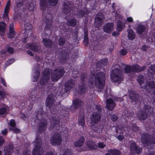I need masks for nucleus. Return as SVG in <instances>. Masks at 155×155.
Returning <instances> with one entry per match:
<instances>
[{
  "label": "nucleus",
  "instance_id": "obj_6",
  "mask_svg": "<svg viewBox=\"0 0 155 155\" xmlns=\"http://www.w3.org/2000/svg\"><path fill=\"white\" fill-rule=\"evenodd\" d=\"M137 80L138 83L142 88H144L146 90H149V89H150V91H152L155 92V81L150 82L148 84V86H147L146 85V84H147L148 83L144 81V79L142 75H139Z\"/></svg>",
  "mask_w": 155,
  "mask_h": 155
},
{
  "label": "nucleus",
  "instance_id": "obj_63",
  "mask_svg": "<svg viewBox=\"0 0 155 155\" xmlns=\"http://www.w3.org/2000/svg\"><path fill=\"white\" fill-rule=\"evenodd\" d=\"M147 48V46L146 45H144L142 46L141 49L143 51H146Z\"/></svg>",
  "mask_w": 155,
  "mask_h": 155
},
{
  "label": "nucleus",
  "instance_id": "obj_32",
  "mask_svg": "<svg viewBox=\"0 0 155 155\" xmlns=\"http://www.w3.org/2000/svg\"><path fill=\"white\" fill-rule=\"evenodd\" d=\"M5 24L3 22H0V34L1 35H3L5 31Z\"/></svg>",
  "mask_w": 155,
  "mask_h": 155
},
{
  "label": "nucleus",
  "instance_id": "obj_18",
  "mask_svg": "<svg viewBox=\"0 0 155 155\" xmlns=\"http://www.w3.org/2000/svg\"><path fill=\"white\" fill-rule=\"evenodd\" d=\"M129 96L130 99L131 100V102L134 104H137V95L136 94V92L134 91H131L129 92Z\"/></svg>",
  "mask_w": 155,
  "mask_h": 155
},
{
  "label": "nucleus",
  "instance_id": "obj_51",
  "mask_svg": "<svg viewBox=\"0 0 155 155\" xmlns=\"http://www.w3.org/2000/svg\"><path fill=\"white\" fill-rule=\"evenodd\" d=\"M101 64L103 65H105L107 64L108 62V60L107 59L105 58L102 59L100 61Z\"/></svg>",
  "mask_w": 155,
  "mask_h": 155
},
{
  "label": "nucleus",
  "instance_id": "obj_35",
  "mask_svg": "<svg viewBox=\"0 0 155 155\" xmlns=\"http://www.w3.org/2000/svg\"><path fill=\"white\" fill-rule=\"evenodd\" d=\"M86 90L87 88L85 87V86H84V84H82V85L80 87H79V89L78 91L79 93L83 94L86 91Z\"/></svg>",
  "mask_w": 155,
  "mask_h": 155
},
{
  "label": "nucleus",
  "instance_id": "obj_46",
  "mask_svg": "<svg viewBox=\"0 0 155 155\" xmlns=\"http://www.w3.org/2000/svg\"><path fill=\"white\" fill-rule=\"evenodd\" d=\"M71 151L69 149H65L64 152L61 153V155H71Z\"/></svg>",
  "mask_w": 155,
  "mask_h": 155
},
{
  "label": "nucleus",
  "instance_id": "obj_13",
  "mask_svg": "<svg viewBox=\"0 0 155 155\" xmlns=\"http://www.w3.org/2000/svg\"><path fill=\"white\" fill-rule=\"evenodd\" d=\"M144 110L145 111H140L137 114V116L141 120L145 119L147 117V114L151 113L150 108L148 105H146L144 106Z\"/></svg>",
  "mask_w": 155,
  "mask_h": 155
},
{
  "label": "nucleus",
  "instance_id": "obj_29",
  "mask_svg": "<svg viewBox=\"0 0 155 155\" xmlns=\"http://www.w3.org/2000/svg\"><path fill=\"white\" fill-rule=\"evenodd\" d=\"M53 98L51 97L50 96H48L46 101V105L48 107H50L53 103Z\"/></svg>",
  "mask_w": 155,
  "mask_h": 155
},
{
  "label": "nucleus",
  "instance_id": "obj_9",
  "mask_svg": "<svg viewBox=\"0 0 155 155\" xmlns=\"http://www.w3.org/2000/svg\"><path fill=\"white\" fill-rule=\"evenodd\" d=\"M32 25L29 23H27L24 25V31H23V38H22L23 42L26 41L27 38L31 36L32 34V31L31 30L32 28Z\"/></svg>",
  "mask_w": 155,
  "mask_h": 155
},
{
  "label": "nucleus",
  "instance_id": "obj_54",
  "mask_svg": "<svg viewBox=\"0 0 155 155\" xmlns=\"http://www.w3.org/2000/svg\"><path fill=\"white\" fill-rule=\"evenodd\" d=\"M4 142V140L2 137H0V146L2 145Z\"/></svg>",
  "mask_w": 155,
  "mask_h": 155
},
{
  "label": "nucleus",
  "instance_id": "obj_27",
  "mask_svg": "<svg viewBox=\"0 0 155 155\" xmlns=\"http://www.w3.org/2000/svg\"><path fill=\"white\" fill-rule=\"evenodd\" d=\"M9 111V108L7 105H5L4 107L0 109V115L6 114Z\"/></svg>",
  "mask_w": 155,
  "mask_h": 155
},
{
  "label": "nucleus",
  "instance_id": "obj_53",
  "mask_svg": "<svg viewBox=\"0 0 155 155\" xmlns=\"http://www.w3.org/2000/svg\"><path fill=\"white\" fill-rule=\"evenodd\" d=\"M98 146L100 148H103L105 147V145L103 143L101 142L98 143Z\"/></svg>",
  "mask_w": 155,
  "mask_h": 155
},
{
  "label": "nucleus",
  "instance_id": "obj_52",
  "mask_svg": "<svg viewBox=\"0 0 155 155\" xmlns=\"http://www.w3.org/2000/svg\"><path fill=\"white\" fill-rule=\"evenodd\" d=\"M127 51L126 49H122L121 50L120 53L121 55H125L127 54Z\"/></svg>",
  "mask_w": 155,
  "mask_h": 155
},
{
  "label": "nucleus",
  "instance_id": "obj_1",
  "mask_svg": "<svg viewBox=\"0 0 155 155\" xmlns=\"http://www.w3.org/2000/svg\"><path fill=\"white\" fill-rule=\"evenodd\" d=\"M68 5H70V3L68 2V1L66 0L64 2V8L63 12L67 14L65 18L67 20V25L74 26L77 23L76 20L74 18L76 16L78 18H82L85 14L88 12V11L86 8H84L83 11L78 10L77 8H74V13L73 11L71 10Z\"/></svg>",
  "mask_w": 155,
  "mask_h": 155
},
{
  "label": "nucleus",
  "instance_id": "obj_16",
  "mask_svg": "<svg viewBox=\"0 0 155 155\" xmlns=\"http://www.w3.org/2000/svg\"><path fill=\"white\" fill-rule=\"evenodd\" d=\"M103 28L104 32L110 33L114 28V24L113 23H107L104 25Z\"/></svg>",
  "mask_w": 155,
  "mask_h": 155
},
{
  "label": "nucleus",
  "instance_id": "obj_7",
  "mask_svg": "<svg viewBox=\"0 0 155 155\" xmlns=\"http://www.w3.org/2000/svg\"><path fill=\"white\" fill-rule=\"evenodd\" d=\"M154 138L147 133H144L141 135V140L143 143L145 145V147L147 149L153 148L155 144Z\"/></svg>",
  "mask_w": 155,
  "mask_h": 155
},
{
  "label": "nucleus",
  "instance_id": "obj_5",
  "mask_svg": "<svg viewBox=\"0 0 155 155\" xmlns=\"http://www.w3.org/2000/svg\"><path fill=\"white\" fill-rule=\"evenodd\" d=\"M43 114H41L40 112L37 113L35 114L36 118L35 121L36 123L39 122V131L40 132L44 131L46 128L47 121L43 118Z\"/></svg>",
  "mask_w": 155,
  "mask_h": 155
},
{
  "label": "nucleus",
  "instance_id": "obj_21",
  "mask_svg": "<svg viewBox=\"0 0 155 155\" xmlns=\"http://www.w3.org/2000/svg\"><path fill=\"white\" fill-rule=\"evenodd\" d=\"M10 127L9 128V130H12L15 133H17L20 132V130L17 128L15 126V120L13 119H11L10 120Z\"/></svg>",
  "mask_w": 155,
  "mask_h": 155
},
{
  "label": "nucleus",
  "instance_id": "obj_43",
  "mask_svg": "<svg viewBox=\"0 0 155 155\" xmlns=\"http://www.w3.org/2000/svg\"><path fill=\"white\" fill-rule=\"evenodd\" d=\"M88 38L87 36V32L86 31L84 32V44L85 45H87V44Z\"/></svg>",
  "mask_w": 155,
  "mask_h": 155
},
{
  "label": "nucleus",
  "instance_id": "obj_12",
  "mask_svg": "<svg viewBox=\"0 0 155 155\" xmlns=\"http://www.w3.org/2000/svg\"><path fill=\"white\" fill-rule=\"evenodd\" d=\"M64 70L61 69L60 70L55 69L51 74V80L53 81H57L64 74Z\"/></svg>",
  "mask_w": 155,
  "mask_h": 155
},
{
  "label": "nucleus",
  "instance_id": "obj_60",
  "mask_svg": "<svg viewBox=\"0 0 155 155\" xmlns=\"http://www.w3.org/2000/svg\"><path fill=\"white\" fill-rule=\"evenodd\" d=\"M110 0H105V5L107 6L110 4Z\"/></svg>",
  "mask_w": 155,
  "mask_h": 155
},
{
  "label": "nucleus",
  "instance_id": "obj_25",
  "mask_svg": "<svg viewBox=\"0 0 155 155\" xmlns=\"http://www.w3.org/2000/svg\"><path fill=\"white\" fill-rule=\"evenodd\" d=\"M59 121L60 120L58 117H53L51 120V126L54 127L59 123Z\"/></svg>",
  "mask_w": 155,
  "mask_h": 155
},
{
  "label": "nucleus",
  "instance_id": "obj_14",
  "mask_svg": "<svg viewBox=\"0 0 155 155\" xmlns=\"http://www.w3.org/2000/svg\"><path fill=\"white\" fill-rule=\"evenodd\" d=\"M62 141L61 135L58 133H55L53 136L51 140V144L54 145H60Z\"/></svg>",
  "mask_w": 155,
  "mask_h": 155
},
{
  "label": "nucleus",
  "instance_id": "obj_20",
  "mask_svg": "<svg viewBox=\"0 0 155 155\" xmlns=\"http://www.w3.org/2000/svg\"><path fill=\"white\" fill-rule=\"evenodd\" d=\"M27 48L34 51L37 52L38 53L39 52V50L40 49V47L38 45L37 43H36L28 44Z\"/></svg>",
  "mask_w": 155,
  "mask_h": 155
},
{
  "label": "nucleus",
  "instance_id": "obj_4",
  "mask_svg": "<svg viewBox=\"0 0 155 155\" xmlns=\"http://www.w3.org/2000/svg\"><path fill=\"white\" fill-rule=\"evenodd\" d=\"M94 73V71L91 73L88 80L89 85L91 87L95 86L98 88L102 89L104 87L105 74L104 72H100L97 73L95 76Z\"/></svg>",
  "mask_w": 155,
  "mask_h": 155
},
{
  "label": "nucleus",
  "instance_id": "obj_59",
  "mask_svg": "<svg viewBox=\"0 0 155 155\" xmlns=\"http://www.w3.org/2000/svg\"><path fill=\"white\" fill-rule=\"evenodd\" d=\"M138 129V127L135 125H134L132 127V129L134 131H136Z\"/></svg>",
  "mask_w": 155,
  "mask_h": 155
},
{
  "label": "nucleus",
  "instance_id": "obj_28",
  "mask_svg": "<svg viewBox=\"0 0 155 155\" xmlns=\"http://www.w3.org/2000/svg\"><path fill=\"white\" fill-rule=\"evenodd\" d=\"M84 140V138L83 137H81L78 141L75 142L74 146L77 147L81 146L83 144Z\"/></svg>",
  "mask_w": 155,
  "mask_h": 155
},
{
  "label": "nucleus",
  "instance_id": "obj_2",
  "mask_svg": "<svg viewBox=\"0 0 155 155\" xmlns=\"http://www.w3.org/2000/svg\"><path fill=\"white\" fill-rule=\"evenodd\" d=\"M124 68V71L126 73L131 71L137 72L143 71L145 68V67L143 66L141 68H140V67L138 65H134L131 68L130 66L129 65L125 66L124 64H122L121 68L117 65L115 67V68L113 69V72L110 76L111 79L113 82L118 83L122 80L123 77L121 69L122 70Z\"/></svg>",
  "mask_w": 155,
  "mask_h": 155
},
{
  "label": "nucleus",
  "instance_id": "obj_61",
  "mask_svg": "<svg viewBox=\"0 0 155 155\" xmlns=\"http://www.w3.org/2000/svg\"><path fill=\"white\" fill-rule=\"evenodd\" d=\"M150 69L153 72L155 73V65H151Z\"/></svg>",
  "mask_w": 155,
  "mask_h": 155
},
{
  "label": "nucleus",
  "instance_id": "obj_19",
  "mask_svg": "<svg viewBox=\"0 0 155 155\" xmlns=\"http://www.w3.org/2000/svg\"><path fill=\"white\" fill-rule=\"evenodd\" d=\"M10 3L11 2L10 1L8 0L7 2L4 9V12L3 17L4 19L6 21L8 20V12L10 8Z\"/></svg>",
  "mask_w": 155,
  "mask_h": 155
},
{
  "label": "nucleus",
  "instance_id": "obj_62",
  "mask_svg": "<svg viewBox=\"0 0 155 155\" xmlns=\"http://www.w3.org/2000/svg\"><path fill=\"white\" fill-rule=\"evenodd\" d=\"M124 138V137L123 135H119L118 136V139L120 140H122Z\"/></svg>",
  "mask_w": 155,
  "mask_h": 155
},
{
  "label": "nucleus",
  "instance_id": "obj_15",
  "mask_svg": "<svg viewBox=\"0 0 155 155\" xmlns=\"http://www.w3.org/2000/svg\"><path fill=\"white\" fill-rule=\"evenodd\" d=\"M104 17L103 14L101 13H98L95 18L94 25L97 27L101 25V23Z\"/></svg>",
  "mask_w": 155,
  "mask_h": 155
},
{
  "label": "nucleus",
  "instance_id": "obj_22",
  "mask_svg": "<svg viewBox=\"0 0 155 155\" xmlns=\"http://www.w3.org/2000/svg\"><path fill=\"white\" fill-rule=\"evenodd\" d=\"M141 148L138 149L136 144L134 142H132L130 146V152H135L137 154H139L141 152Z\"/></svg>",
  "mask_w": 155,
  "mask_h": 155
},
{
  "label": "nucleus",
  "instance_id": "obj_30",
  "mask_svg": "<svg viewBox=\"0 0 155 155\" xmlns=\"http://www.w3.org/2000/svg\"><path fill=\"white\" fill-rule=\"evenodd\" d=\"M81 103V101L79 99H76L73 101L72 106L73 107L77 108L78 107Z\"/></svg>",
  "mask_w": 155,
  "mask_h": 155
},
{
  "label": "nucleus",
  "instance_id": "obj_23",
  "mask_svg": "<svg viewBox=\"0 0 155 155\" xmlns=\"http://www.w3.org/2000/svg\"><path fill=\"white\" fill-rule=\"evenodd\" d=\"M115 105L112 99L110 98L107 100L106 107L108 110H112Z\"/></svg>",
  "mask_w": 155,
  "mask_h": 155
},
{
  "label": "nucleus",
  "instance_id": "obj_40",
  "mask_svg": "<svg viewBox=\"0 0 155 155\" xmlns=\"http://www.w3.org/2000/svg\"><path fill=\"white\" fill-rule=\"evenodd\" d=\"M39 71L37 69V71L35 72L33 75V81H37L39 76Z\"/></svg>",
  "mask_w": 155,
  "mask_h": 155
},
{
  "label": "nucleus",
  "instance_id": "obj_56",
  "mask_svg": "<svg viewBox=\"0 0 155 155\" xmlns=\"http://www.w3.org/2000/svg\"><path fill=\"white\" fill-rule=\"evenodd\" d=\"M127 21L129 22H131L133 21V19L131 17H129L127 18Z\"/></svg>",
  "mask_w": 155,
  "mask_h": 155
},
{
  "label": "nucleus",
  "instance_id": "obj_34",
  "mask_svg": "<svg viewBox=\"0 0 155 155\" xmlns=\"http://www.w3.org/2000/svg\"><path fill=\"white\" fill-rule=\"evenodd\" d=\"M108 152L112 155H118L120 153V151L116 149L109 150Z\"/></svg>",
  "mask_w": 155,
  "mask_h": 155
},
{
  "label": "nucleus",
  "instance_id": "obj_37",
  "mask_svg": "<svg viewBox=\"0 0 155 155\" xmlns=\"http://www.w3.org/2000/svg\"><path fill=\"white\" fill-rule=\"evenodd\" d=\"M58 130V132L59 133H64V134H66L68 132L67 129L63 127H59V129H57Z\"/></svg>",
  "mask_w": 155,
  "mask_h": 155
},
{
  "label": "nucleus",
  "instance_id": "obj_41",
  "mask_svg": "<svg viewBox=\"0 0 155 155\" xmlns=\"http://www.w3.org/2000/svg\"><path fill=\"white\" fill-rule=\"evenodd\" d=\"M84 117L82 116L81 117H79L78 119L79 125L82 126L84 125Z\"/></svg>",
  "mask_w": 155,
  "mask_h": 155
},
{
  "label": "nucleus",
  "instance_id": "obj_17",
  "mask_svg": "<svg viewBox=\"0 0 155 155\" xmlns=\"http://www.w3.org/2000/svg\"><path fill=\"white\" fill-rule=\"evenodd\" d=\"M74 83V81L72 80H70L68 82H66L65 84V91L63 92L62 91L61 92V94H64L65 92L67 93L68 91L73 87Z\"/></svg>",
  "mask_w": 155,
  "mask_h": 155
},
{
  "label": "nucleus",
  "instance_id": "obj_33",
  "mask_svg": "<svg viewBox=\"0 0 155 155\" xmlns=\"http://www.w3.org/2000/svg\"><path fill=\"white\" fill-rule=\"evenodd\" d=\"M144 30V26L142 25H139L137 28V31L138 34H140L143 32Z\"/></svg>",
  "mask_w": 155,
  "mask_h": 155
},
{
  "label": "nucleus",
  "instance_id": "obj_36",
  "mask_svg": "<svg viewBox=\"0 0 155 155\" xmlns=\"http://www.w3.org/2000/svg\"><path fill=\"white\" fill-rule=\"evenodd\" d=\"M43 44L45 46L48 47L51 45V41L46 38H43Z\"/></svg>",
  "mask_w": 155,
  "mask_h": 155
},
{
  "label": "nucleus",
  "instance_id": "obj_3",
  "mask_svg": "<svg viewBox=\"0 0 155 155\" xmlns=\"http://www.w3.org/2000/svg\"><path fill=\"white\" fill-rule=\"evenodd\" d=\"M101 106H96L93 104L92 106L91 105L90 109L94 111L91 117V126L93 130L95 132L100 133L102 132L103 126L99 125L97 123L100 120L101 116L100 113Z\"/></svg>",
  "mask_w": 155,
  "mask_h": 155
},
{
  "label": "nucleus",
  "instance_id": "obj_31",
  "mask_svg": "<svg viewBox=\"0 0 155 155\" xmlns=\"http://www.w3.org/2000/svg\"><path fill=\"white\" fill-rule=\"evenodd\" d=\"M87 146L89 149H95L97 147V146L94 142L92 141L88 142L87 143Z\"/></svg>",
  "mask_w": 155,
  "mask_h": 155
},
{
  "label": "nucleus",
  "instance_id": "obj_47",
  "mask_svg": "<svg viewBox=\"0 0 155 155\" xmlns=\"http://www.w3.org/2000/svg\"><path fill=\"white\" fill-rule=\"evenodd\" d=\"M48 3L51 5H55L58 2L57 0H48Z\"/></svg>",
  "mask_w": 155,
  "mask_h": 155
},
{
  "label": "nucleus",
  "instance_id": "obj_42",
  "mask_svg": "<svg viewBox=\"0 0 155 155\" xmlns=\"http://www.w3.org/2000/svg\"><path fill=\"white\" fill-rule=\"evenodd\" d=\"M127 129V128L125 127H121V128L119 127L117 128V133H123L124 132H126L125 130Z\"/></svg>",
  "mask_w": 155,
  "mask_h": 155
},
{
  "label": "nucleus",
  "instance_id": "obj_48",
  "mask_svg": "<svg viewBox=\"0 0 155 155\" xmlns=\"http://www.w3.org/2000/svg\"><path fill=\"white\" fill-rule=\"evenodd\" d=\"M65 42L64 38L62 37H61L59 39V43L60 45H64Z\"/></svg>",
  "mask_w": 155,
  "mask_h": 155
},
{
  "label": "nucleus",
  "instance_id": "obj_58",
  "mask_svg": "<svg viewBox=\"0 0 155 155\" xmlns=\"http://www.w3.org/2000/svg\"><path fill=\"white\" fill-rule=\"evenodd\" d=\"M2 133L4 135H6L7 132V130L6 129H5L3 130L2 131Z\"/></svg>",
  "mask_w": 155,
  "mask_h": 155
},
{
  "label": "nucleus",
  "instance_id": "obj_10",
  "mask_svg": "<svg viewBox=\"0 0 155 155\" xmlns=\"http://www.w3.org/2000/svg\"><path fill=\"white\" fill-rule=\"evenodd\" d=\"M50 71V69L46 68L43 72L40 81V84L42 85H46L49 84V74Z\"/></svg>",
  "mask_w": 155,
  "mask_h": 155
},
{
  "label": "nucleus",
  "instance_id": "obj_39",
  "mask_svg": "<svg viewBox=\"0 0 155 155\" xmlns=\"http://www.w3.org/2000/svg\"><path fill=\"white\" fill-rule=\"evenodd\" d=\"M13 150V147L11 146L8 150H6L5 149V152L6 155H11Z\"/></svg>",
  "mask_w": 155,
  "mask_h": 155
},
{
  "label": "nucleus",
  "instance_id": "obj_64",
  "mask_svg": "<svg viewBox=\"0 0 155 155\" xmlns=\"http://www.w3.org/2000/svg\"><path fill=\"white\" fill-rule=\"evenodd\" d=\"M62 25H63L62 24L61 25L60 27V28H61V29H62L63 30V31H66V29L65 28V27L64 26H61Z\"/></svg>",
  "mask_w": 155,
  "mask_h": 155
},
{
  "label": "nucleus",
  "instance_id": "obj_44",
  "mask_svg": "<svg viewBox=\"0 0 155 155\" xmlns=\"http://www.w3.org/2000/svg\"><path fill=\"white\" fill-rule=\"evenodd\" d=\"M40 4L41 8L42 9H44L46 5V0H40Z\"/></svg>",
  "mask_w": 155,
  "mask_h": 155
},
{
  "label": "nucleus",
  "instance_id": "obj_26",
  "mask_svg": "<svg viewBox=\"0 0 155 155\" xmlns=\"http://www.w3.org/2000/svg\"><path fill=\"white\" fill-rule=\"evenodd\" d=\"M127 32L128 39L131 40L134 39L135 37V34L133 30L129 29L128 30Z\"/></svg>",
  "mask_w": 155,
  "mask_h": 155
},
{
  "label": "nucleus",
  "instance_id": "obj_11",
  "mask_svg": "<svg viewBox=\"0 0 155 155\" xmlns=\"http://www.w3.org/2000/svg\"><path fill=\"white\" fill-rule=\"evenodd\" d=\"M113 15H114L116 19H119L118 21L117 26V29L118 31H122L123 28V24L122 22L123 18L122 16L119 14L118 12H115L114 11L113 12Z\"/></svg>",
  "mask_w": 155,
  "mask_h": 155
},
{
  "label": "nucleus",
  "instance_id": "obj_45",
  "mask_svg": "<svg viewBox=\"0 0 155 155\" xmlns=\"http://www.w3.org/2000/svg\"><path fill=\"white\" fill-rule=\"evenodd\" d=\"M34 8L35 4L34 2H31L29 4L28 8L29 10L30 11H32L34 10Z\"/></svg>",
  "mask_w": 155,
  "mask_h": 155
},
{
  "label": "nucleus",
  "instance_id": "obj_50",
  "mask_svg": "<svg viewBox=\"0 0 155 155\" xmlns=\"http://www.w3.org/2000/svg\"><path fill=\"white\" fill-rule=\"evenodd\" d=\"M15 62V60L14 59H11L8 60L6 63V64L8 65H9Z\"/></svg>",
  "mask_w": 155,
  "mask_h": 155
},
{
  "label": "nucleus",
  "instance_id": "obj_55",
  "mask_svg": "<svg viewBox=\"0 0 155 155\" xmlns=\"http://www.w3.org/2000/svg\"><path fill=\"white\" fill-rule=\"evenodd\" d=\"M117 117L115 115H114L111 117V120L113 121H116L117 120Z\"/></svg>",
  "mask_w": 155,
  "mask_h": 155
},
{
  "label": "nucleus",
  "instance_id": "obj_24",
  "mask_svg": "<svg viewBox=\"0 0 155 155\" xmlns=\"http://www.w3.org/2000/svg\"><path fill=\"white\" fill-rule=\"evenodd\" d=\"M9 33L8 37L9 38H13L15 35V32L14 30V25L13 24H11L9 26Z\"/></svg>",
  "mask_w": 155,
  "mask_h": 155
},
{
  "label": "nucleus",
  "instance_id": "obj_49",
  "mask_svg": "<svg viewBox=\"0 0 155 155\" xmlns=\"http://www.w3.org/2000/svg\"><path fill=\"white\" fill-rule=\"evenodd\" d=\"M8 94H6L5 92L3 91H0V96L2 98L6 97V96L8 95Z\"/></svg>",
  "mask_w": 155,
  "mask_h": 155
},
{
  "label": "nucleus",
  "instance_id": "obj_38",
  "mask_svg": "<svg viewBox=\"0 0 155 155\" xmlns=\"http://www.w3.org/2000/svg\"><path fill=\"white\" fill-rule=\"evenodd\" d=\"M6 50L3 51L1 52L2 54H5L6 51H8L10 53H13L14 51V49L13 48L9 47L8 46L6 47Z\"/></svg>",
  "mask_w": 155,
  "mask_h": 155
},
{
  "label": "nucleus",
  "instance_id": "obj_57",
  "mask_svg": "<svg viewBox=\"0 0 155 155\" xmlns=\"http://www.w3.org/2000/svg\"><path fill=\"white\" fill-rule=\"evenodd\" d=\"M119 31H114L112 33V35L114 37H117L119 34Z\"/></svg>",
  "mask_w": 155,
  "mask_h": 155
},
{
  "label": "nucleus",
  "instance_id": "obj_8",
  "mask_svg": "<svg viewBox=\"0 0 155 155\" xmlns=\"http://www.w3.org/2000/svg\"><path fill=\"white\" fill-rule=\"evenodd\" d=\"M33 143L35 147L32 152L33 155H43L44 151L41 147V138L37 137Z\"/></svg>",
  "mask_w": 155,
  "mask_h": 155
}]
</instances>
